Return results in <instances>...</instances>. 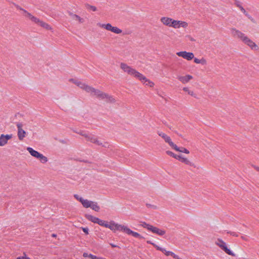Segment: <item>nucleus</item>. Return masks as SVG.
Listing matches in <instances>:
<instances>
[{
  "label": "nucleus",
  "mask_w": 259,
  "mask_h": 259,
  "mask_svg": "<svg viewBox=\"0 0 259 259\" xmlns=\"http://www.w3.org/2000/svg\"><path fill=\"white\" fill-rule=\"evenodd\" d=\"M27 150L29 152L30 155L33 157H35V156H36V155L38 153L37 151L34 150L33 148L31 147H27Z\"/></svg>",
  "instance_id": "obj_31"
},
{
  "label": "nucleus",
  "mask_w": 259,
  "mask_h": 259,
  "mask_svg": "<svg viewBox=\"0 0 259 259\" xmlns=\"http://www.w3.org/2000/svg\"><path fill=\"white\" fill-rule=\"evenodd\" d=\"M200 64H201L202 65H206L207 64V61H206V60L205 58H202L200 59Z\"/></svg>",
  "instance_id": "obj_36"
},
{
  "label": "nucleus",
  "mask_w": 259,
  "mask_h": 259,
  "mask_svg": "<svg viewBox=\"0 0 259 259\" xmlns=\"http://www.w3.org/2000/svg\"><path fill=\"white\" fill-rule=\"evenodd\" d=\"M188 26L189 24L187 22L175 19L172 28L176 29L180 28L187 29Z\"/></svg>",
  "instance_id": "obj_11"
},
{
  "label": "nucleus",
  "mask_w": 259,
  "mask_h": 259,
  "mask_svg": "<svg viewBox=\"0 0 259 259\" xmlns=\"http://www.w3.org/2000/svg\"><path fill=\"white\" fill-rule=\"evenodd\" d=\"M110 245H111V246L112 247H117V245H115V244H112V243H111V244H110Z\"/></svg>",
  "instance_id": "obj_46"
},
{
  "label": "nucleus",
  "mask_w": 259,
  "mask_h": 259,
  "mask_svg": "<svg viewBox=\"0 0 259 259\" xmlns=\"http://www.w3.org/2000/svg\"><path fill=\"white\" fill-rule=\"evenodd\" d=\"M89 257H90L91 259H98V256L92 254H89Z\"/></svg>",
  "instance_id": "obj_40"
},
{
  "label": "nucleus",
  "mask_w": 259,
  "mask_h": 259,
  "mask_svg": "<svg viewBox=\"0 0 259 259\" xmlns=\"http://www.w3.org/2000/svg\"><path fill=\"white\" fill-rule=\"evenodd\" d=\"M84 6H85V8L88 10H90L93 12H96L97 11V8L95 6L90 5L89 4H88V3H86Z\"/></svg>",
  "instance_id": "obj_26"
},
{
  "label": "nucleus",
  "mask_w": 259,
  "mask_h": 259,
  "mask_svg": "<svg viewBox=\"0 0 259 259\" xmlns=\"http://www.w3.org/2000/svg\"><path fill=\"white\" fill-rule=\"evenodd\" d=\"M92 202V201L88 200V199H83V200H80V202L85 208L90 207Z\"/></svg>",
  "instance_id": "obj_23"
},
{
  "label": "nucleus",
  "mask_w": 259,
  "mask_h": 259,
  "mask_svg": "<svg viewBox=\"0 0 259 259\" xmlns=\"http://www.w3.org/2000/svg\"><path fill=\"white\" fill-rule=\"evenodd\" d=\"M89 254L88 253H87V252H84V253H83V257H89Z\"/></svg>",
  "instance_id": "obj_44"
},
{
  "label": "nucleus",
  "mask_w": 259,
  "mask_h": 259,
  "mask_svg": "<svg viewBox=\"0 0 259 259\" xmlns=\"http://www.w3.org/2000/svg\"><path fill=\"white\" fill-rule=\"evenodd\" d=\"M178 80L183 84L188 83L190 80L193 79V76L191 75H186L185 76H179Z\"/></svg>",
  "instance_id": "obj_17"
},
{
  "label": "nucleus",
  "mask_w": 259,
  "mask_h": 259,
  "mask_svg": "<svg viewBox=\"0 0 259 259\" xmlns=\"http://www.w3.org/2000/svg\"><path fill=\"white\" fill-rule=\"evenodd\" d=\"M150 231L160 236L164 235L165 234V231L164 230L159 229V228L153 226Z\"/></svg>",
  "instance_id": "obj_20"
},
{
  "label": "nucleus",
  "mask_w": 259,
  "mask_h": 259,
  "mask_svg": "<svg viewBox=\"0 0 259 259\" xmlns=\"http://www.w3.org/2000/svg\"><path fill=\"white\" fill-rule=\"evenodd\" d=\"M82 136H83L86 139V140H88V137H89L90 135L85 133L84 134H82Z\"/></svg>",
  "instance_id": "obj_43"
},
{
  "label": "nucleus",
  "mask_w": 259,
  "mask_h": 259,
  "mask_svg": "<svg viewBox=\"0 0 259 259\" xmlns=\"http://www.w3.org/2000/svg\"><path fill=\"white\" fill-rule=\"evenodd\" d=\"M93 143L98 146H100L102 145V142L99 140L98 138H97V137L95 138Z\"/></svg>",
  "instance_id": "obj_35"
},
{
  "label": "nucleus",
  "mask_w": 259,
  "mask_h": 259,
  "mask_svg": "<svg viewBox=\"0 0 259 259\" xmlns=\"http://www.w3.org/2000/svg\"><path fill=\"white\" fill-rule=\"evenodd\" d=\"M52 236L53 237H56L57 236L56 234H53L52 235Z\"/></svg>",
  "instance_id": "obj_49"
},
{
  "label": "nucleus",
  "mask_w": 259,
  "mask_h": 259,
  "mask_svg": "<svg viewBox=\"0 0 259 259\" xmlns=\"http://www.w3.org/2000/svg\"><path fill=\"white\" fill-rule=\"evenodd\" d=\"M70 81H72L76 85L79 87L80 89L85 91L87 93L90 95L92 90L93 88V87L90 86L84 83L81 82L80 81L74 80L73 79H70Z\"/></svg>",
  "instance_id": "obj_9"
},
{
  "label": "nucleus",
  "mask_w": 259,
  "mask_h": 259,
  "mask_svg": "<svg viewBox=\"0 0 259 259\" xmlns=\"http://www.w3.org/2000/svg\"><path fill=\"white\" fill-rule=\"evenodd\" d=\"M166 153L167 155H169V156H171V157H174V158H175L176 159H178L179 160L180 159L181 156L180 155H176V154H175V153H174L172 152H171L170 151H166Z\"/></svg>",
  "instance_id": "obj_29"
},
{
  "label": "nucleus",
  "mask_w": 259,
  "mask_h": 259,
  "mask_svg": "<svg viewBox=\"0 0 259 259\" xmlns=\"http://www.w3.org/2000/svg\"><path fill=\"white\" fill-rule=\"evenodd\" d=\"M40 154H41L40 153H39V152H38V153H37V154L36 155V156H35V157H35V158H36L38 159V158H39V156H40Z\"/></svg>",
  "instance_id": "obj_45"
},
{
  "label": "nucleus",
  "mask_w": 259,
  "mask_h": 259,
  "mask_svg": "<svg viewBox=\"0 0 259 259\" xmlns=\"http://www.w3.org/2000/svg\"><path fill=\"white\" fill-rule=\"evenodd\" d=\"M90 95L108 104H115L116 102V100L113 96L94 87Z\"/></svg>",
  "instance_id": "obj_1"
},
{
  "label": "nucleus",
  "mask_w": 259,
  "mask_h": 259,
  "mask_svg": "<svg viewBox=\"0 0 259 259\" xmlns=\"http://www.w3.org/2000/svg\"><path fill=\"white\" fill-rule=\"evenodd\" d=\"M149 206H151V205H149ZM152 207L153 208H154V209L156 208V206H154V205L152 206Z\"/></svg>",
  "instance_id": "obj_48"
},
{
  "label": "nucleus",
  "mask_w": 259,
  "mask_h": 259,
  "mask_svg": "<svg viewBox=\"0 0 259 259\" xmlns=\"http://www.w3.org/2000/svg\"><path fill=\"white\" fill-rule=\"evenodd\" d=\"M143 77L144 78L143 79H138L139 80L141 81L144 83L147 86H149L151 88H152L154 86L155 84L153 82L150 81L148 79H147L144 75H143Z\"/></svg>",
  "instance_id": "obj_21"
},
{
  "label": "nucleus",
  "mask_w": 259,
  "mask_h": 259,
  "mask_svg": "<svg viewBox=\"0 0 259 259\" xmlns=\"http://www.w3.org/2000/svg\"><path fill=\"white\" fill-rule=\"evenodd\" d=\"M101 146L106 148H109L110 147V144L106 142L102 143V145H101Z\"/></svg>",
  "instance_id": "obj_37"
},
{
  "label": "nucleus",
  "mask_w": 259,
  "mask_h": 259,
  "mask_svg": "<svg viewBox=\"0 0 259 259\" xmlns=\"http://www.w3.org/2000/svg\"><path fill=\"white\" fill-rule=\"evenodd\" d=\"M243 42L248 46L251 50L258 51H259V47L248 36L243 40Z\"/></svg>",
  "instance_id": "obj_13"
},
{
  "label": "nucleus",
  "mask_w": 259,
  "mask_h": 259,
  "mask_svg": "<svg viewBox=\"0 0 259 259\" xmlns=\"http://www.w3.org/2000/svg\"><path fill=\"white\" fill-rule=\"evenodd\" d=\"M85 217L87 219L94 223H97V222L99 221V218L94 217L91 214H86L85 215Z\"/></svg>",
  "instance_id": "obj_22"
},
{
  "label": "nucleus",
  "mask_w": 259,
  "mask_h": 259,
  "mask_svg": "<svg viewBox=\"0 0 259 259\" xmlns=\"http://www.w3.org/2000/svg\"><path fill=\"white\" fill-rule=\"evenodd\" d=\"M79 134H80V135L82 136V134H84L85 133H84L83 132H80L79 133H78Z\"/></svg>",
  "instance_id": "obj_47"
},
{
  "label": "nucleus",
  "mask_w": 259,
  "mask_h": 259,
  "mask_svg": "<svg viewBox=\"0 0 259 259\" xmlns=\"http://www.w3.org/2000/svg\"><path fill=\"white\" fill-rule=\"evenodd\" d=\"M96 138V136L93 135H90L89 137H88V141L90 142L91 143H93L95 138Z\"/></svg>",
  "instance_id": "obj_34"
},
{
  "label": "nucleus",
  "mask_w": 259,
  "mask_h": 259,
  "mask_svg": "<svg viewBox=\"0 0 259 259\" xmlns=\"http://www.w3.org/2000/svg\"><path fill=\"white\" fill-rule=\"evenodd\" d=\"M215 244L223 250L227 254L233 256H235L236 254L228 248L227 244L221 239H218L215 242Z\"/></svg>",
  "instance_id": "obj_6"
},
{
  "label": "nucleus",
  "mask_w": 259,
  "mask_h": 259,
  "mask_svg": "<svg viewBox=\"0 0 259 259\" xmlns=\"http://www.w3.org/2000/svg\"><path fill=\"white\" fill-rule=\"evenodd\" d=\"M16 8L18 9H19L20 10L22 11L24 13V16L25 17L28 18L31 22H33L34 23L37 24V25H38L39 26H41V27L45 28L46 30H51V31L53 30V28L49 24L45 22L44 21L40 20L39 18L32 15L31 13L27 12L25 9L22 8L19 6L17 5L16 6Z\"/></svg>",
  "instance_id": "obj_3"
},
{
  "label": "nucleus",
  "mask_w": 259,
  "mask_h": 259,
  "mask_svg": "<svg viewBox=\"0 0 259 259\" xmlns=\"http://www.w3.org/2000/svg\"><path fill=\"white\" fill-rule=\"evenodd\" d=\"M120 68L127 75L134 77L137 79H143V74L131 66L128 65L125 63H121L120 64Z\"/></svg>",
  "instance_id": "obj_4"
},
{
  "label": "nucleus",
  "mask_w": 259,
  "mask_h": 259,
  "mask_svg": "<svg viewBox=\"0 0 259 259\" xmlns=\"http://www.w3.org/2000/svg\"><path fill=\"white\" fill-rule=\"evenodd\" d=\"M12 134H2L0 136V146H4L8 143V141L12 138Z\"/></svg>",
  "instance_id": "obj_16"
},
{
  "label": "nucleus",
  "mask_w": 259,
  "mask_h": 259,
  "mask_svg": "<svg viewBox=\"0 0 259 259\" xmlns=\"http://www.w3.org/2000/svg\"><path fill=\"white\" fill-rule=\"evenodd\" d=\"M147 243L148 244H152L153 245L157 250H160L163 252L166 256L171 255L174 258L176 259H182L179 257L178 255L175 254L174 252L169 251H166L164 248H163L158 245H157L155 243L152 242L151 241L148 240L147 241Z\"/></svg>",
  "instance_id": "obj_7"
},
{
  "label": "nucleus",
  "mask_w": 259,
  "mask_h": 259,
  "mask_svg": "<svg viewBox=\"0 0 259 259\" xmlns=\"http://www.w3.org/2000/svg\"><path fill=\"white\" fill-rule=\"evenodd\" d=\"M97 224H99L100 226H104L106 228H109L110 227V223H108L107 222H106L105 221L100 220L99 219V221L97 222Z\"/></svg>",
  "instance_id": "obj_24"
},
{
  "label": "nucleus",
  "mask_w": 259,
  "mask_h": 259,
  "mask_svg": "<svg viewBox=\"0 0 259 259\" xmlns=\"http://www.w3.org/2000/svg\"><path fill=\"white\" fill-rule=\"evenodd\" d=\"M90 208L96 211H99L100 210V207L98 205V203L94 201L92 202Z\"/></svg>",
  "instance_id": "obj_25"
},
{
  "label": "nucleus",
  "mask_w": 259,
  "mask_h": 259,
  "mask_svg": "<svg viewBox=\"0 0 259 259\" xmlns=\"http://www.w3.org/2000/svg\"><path fill=\"white\" fill-rule=\"evenodd\" d=\"M186 37H188L189 40H190L191 41H195V40H196L195 39H194L193 37H192L190 35H187Z\"/></svg>",
  "instance_id": "obj_39"
},
{
  "label": "nucleus",
  "mask_w": 259,
  "mask_h": 259,
  "mask_svg": "<svg viewBox=\"0 0 259 259\" xmlns=\"http://www.w3.org/2000/svg\"><path fill=\"white\" fill-rule=\"evenodd\" d=\"M176 54L179 56L190 61L194 58V55L192 52H187L186 51L179 52Z\"/></svg>",
  "instance_id": "obj_15"
},
{
  "label": "nucleus",
  "mask_w": 259,
  "mask_h": 259,
  "mask_svg": "<svg viewBox=\"0 0 259 259\" xmlns=\"http://www.w3.org/2000/svg\"><path fill=\"white\" fill-rule=\"evenodd\" d=\"M241 11L251 20L252 22L254 23H256L255 20L246 12L243 7H241Z\"/></svg>",
  "instance_id": "obj_30"
},
{
  "label": "nucleus",
  "mask_w": 259,
  "mask_h": 259,
  "mask_svg": "<svg viewBox=\"0 0 259 259\" xmlns=\"http://www.w3.org/2000/svg\"><path fill=\"white\" fill-rule=\"evenodd\" d=\"M176 148L177 149H176V148H173V149H175L177 151L185 153L186 154H189V153H190L189 151L184 147L179 148L177 146Z\"/></svg>",
  "instance_id": "obj_27"
},
{
  "label": "nucleus",
  "mask_w": 259,
  "mask_h": 259,
  "mask_svg": "<svg viewBox=\"0 0 259 259\" xmlns=\"http://www.w3.org/2000/svg\"><path fill=\"white\" fill-rule=\"evenodd\" d=\"M81 229H82V231H83V232H84L86 234H89V229L88 228L82 227Z\"/></svg>",
  "instance_id": "obj_41"
},
{
  "label": "nucleus",
  "mask_w": 259,
  "mask_h": 259,
  "mask_svg": "<svg viewBox=\"0 0 259 259\" xmlns=\"http://www.w3.org/2000/svg\"><path fill=\"white\" fill-rule=\"evenodd\" d=\"M38 159L42 163H46L48 160V158L45 156L43 155L42 154H40V156H39Z\"/></svg>",
  "instance_id": "obj_33"
},
{
  "label": "nucleus",
  "mask_w": 259,
  "mask_h": 259,
  "mask_svg": "<svg viewBox=\"0 0 259 259\" xmlns=\"http://www.w3.org/2000/svg\"><path fill=\"white\" fill-rule=\"evenodd\" d=\"M69 15L73 20L78 22L80 24H82L85 22L84 18L81 17L77 14L70 12L69 13Z\"/></svg>",
  "instance_id": "obj_18"
},
{
  "label": "nucleus",
  "mask_w": 259,
  "mask_h": 259,
  "mask_svg": "<svg viewBox=\"0 0 259 259\" xmlns=\"http://www.w3.org/2000/svg\"><path fill=\"white\" fill-rule=\"evenodd\" d=\"M16 126L18 130L17 136L18 139L20 141H22L27 134L26 131L23 129V124L22 122H17L16 123Z\"/></svg>",
  "instance_id": "obj_10"
},
{
  "label": "nucleus",
  "mask_w": 259,
  "mask_h": 259,
  "mask_svg": "<svg viewBox=\"0 0 259 259\" xmlns=\"http://www.w3.org/2000/svg\"><path fill=\"white\" fill-rule=\"evenodd\" d=\"M109 226L110 227H109V229L114 232L116 231H121L125 233L127 235H132L134 237L138 238L140 239L144 238V237L141 236L139 233L133 231L125 226L115 223L113 221L110 222Z\"/></svg>",
  "instance_id": "obj_2"
},
{
  "label": "nucleus",
  "mask_w": 259,
  "mask_h": 259,
  "mask_svg": "<svg viewBox=\"0 0 259 259\" xmlns=\"http://www.w3.org/2000/svg\"><path fill=\"white\" fill-rule=\"evenodd\" d=\"M74 197L78 200H79L80 202V200H83V198H82L81 197H80L77 194H74Z\"/></svg>",
  "instance_id": "obj_38"
},
{
  "label": "nucleus",
  "mask_w": 259,
  "mask_h": 259,
  "mask_svg": "<svg viewBox=\"0 0 259 259\" xmlns=\"http://www.w3.org/2000/svg\"><path fill=\"white\" fill-rule=\"evenodd\" d=\"M140 225L142 226L143 228H146L147 230L150 231L151 229V228L152 227V225L147 224L146 222H141Z\"/></svg>",
  "instance_id": "obj_32"
},
{
  "label": "nucleus",
  "mask_w": 259,
  "mask_h": 259,
  "mask_svg": "<svg viewBox=\"0 0 259 259\" xmlns=\"http://www.w3.org/2000/svg\"><path fill=\"white\" fill-rule=\"evenodd\" d=\"M179 160L180 161H181L182 162L184 163L185 164H186L188 165H189V166L193 167H196L195 164L193 162H192L191 160H190L187 158L184 157L182 156V155L181 156V158L179 159Z\"/></svg>",
  "instance_id": "obj_19"
},
{
  "label": "nucleus",
  "mask_w": 259,
  "mask_h": 259,
  "mask_svg": "<svg viewBox=\"0 0 259 259\" xmlns=\"http://www.w3.org/2000/svg\"><path fill=\"white\" fill-rule=\"evenodd\" d=\"M194 62L196 64H200V59L195 58L194 59Z\"/></svg>",
  "instance_id": "obj_42"
},
{
  "label": "nucleus",
  "mask_w": 259,
  "mask_h": 259,
  "mask_svg": "<svg viewBox=\"0 0 259 259\" xmlns=\"http://www.w3.org/2000/svg\"><path fill=\"white\" fill-rule=\"evenodd\" d=\"M183 90L184 92L187 93L188 94H189V95H190L192 97H195V96H196L195 94L194 93V92L193 91L190 90L189 88L184 87L183 89Z\"/></svg>",
  "instance_id": "obj_28"
},
{
  "label": "nucleus",
  "mask_w": 259,
  "mask_h": 259,
  "mask_svg": "<svg viewBox=\"0 0 259 259\" xmlns=\"http://www.w3.org/2000/svg\"><path fill=\"white\" fill-rule=\"evenodd\" d=\"M231 34L232 36L235 38H239L242 41H243V40L246 38L247 36L245 35L244 33L242 32L239 30L236 29L235 28H232L230 29Z\"/></svg>",
  "instance_id": "obj_12"
},
{
  "label": "nucleus",
  "mask_w": 259,
  "mask_h": 259,
  "mask_svg": "<svg viewBox=\"0 0 259 259\" xmlns=\"http://www.w3.org/2000/svg\"><path fill=\"white\" fill-rule=\"evenodd\" d=\"M97 26L100 28L106 29L107 31H111L115 34H120L122 33V30L118 28L117 27L113 26L110 23L102 24L101 23H98Z\"/></svg>",
  "instance_id": "obj_5"
},
{
  "label": "nucleus",
  "mask_w": 259,
  "mask_h": 259,
  "mask_svg": "<svg viewBox=\"0 0 259 259\" xmlns=\"http://www.w3.org/2000/svg\"><path fill=\"white\" fill-rule=\"evenodd\" d=\"M157 134L159 136L161 137L165 143H167L168 144V145L172 148H176L177 149V145L174 144V143L172 142L171 138L170 137H169L168 135H167L165 133L161 132V131H158Z\"/></svg>",
  "instance_id": "obj_8"
},
{
  "label": "nucleus",
  "mask_w": 259,
  "mask_h": 259,
  "mask_svg": "<svg viewBox=\"0 0 259 259\" xmlns=\"http://www.w3.org/2000/svg\"><path fill=\"white\" fill-rule=\"evenodd\" d=\"M174 20L175 19L170 17H162L160 18V21L163 25L172 28Z\"/></svg>",
  "instance_id": "obj_14"
}]
</instances>
